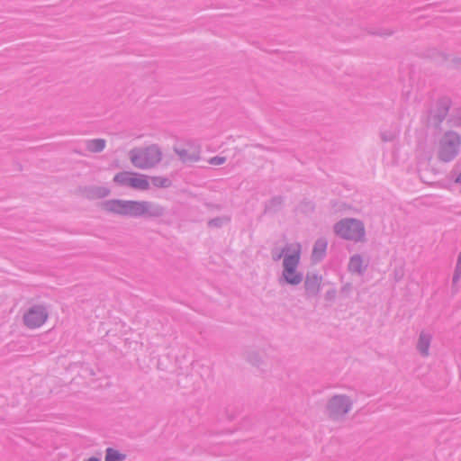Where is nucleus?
Wrapping results in <instances>:
<instances>
[{
  "label": "nucleus",
  "instance_id": "obj_15",
  "mask_svg": "<svg viewBox=\"0 0 461 461\" xmlns=\"http://www.w3.org/2000/svg\"><path fill=\"white\" fill-rule=\"evenodd\" d=\"M106 141L104 139H93L86 142V149L93 153H99L105 148Z\"/></svg>",
  "mask_w": 461,
  "mask_h": 461
},
{
  "label": "nucleus",
  "instance_id": "obj_19",
  "mask_svg": "<svg viewBox=\"0 0 461 461\" xmlns=\"http://www.w3.org/2000/svg\"><path fill=\"white\" fill-rule=\"evenodd\" d=\"M425 57L436 60L437 59H441V63L447 61L449 56L444 52L438 50L437 49H429L427 50Z\"/></svg>",
  "mask_w": 461,
  "mask_h": 461
},
{
  "label": "nucleus",
  "instance_id": "obj_4",
  "mask_svg": "<svg viewBox=\"0 0 461 461\" xmlns=\"http://www.w3.org/2000/svg\"><path fill=\"white\" fill-rule=\"evenodd\" d=\"M335 234L346 240L364 242L366 240V228L362 221L355 218H345L335 223Z\"/></svg>",
  "mask_w": 461,
  "mask_h": 461
},
{
  "label": "nucleus",
  "instance_id": "obj_27",
  "mask_svg": "<svg viewBox=\"0 0 461 461\" xmlns=\"http://www.w3.org/2000/svg\"><path fill=\"white\" fill-rule=\"evenodd\" d=\"M450 173H461V158L458 160L456 168L452 169Z\"/></svg>",
  "mask_w": 461,
  "mask_h": 461
},
{
  "label": "nucleus",
  "instance_id": "obj_17",
  "mask_svg": "<svg viewBox=\"0 0 461 461\" xmlns=\"http://www.w3.org/2000/svg\"><path fill=\"white\" fill-rule=\"evenodd\" d=\"M109 193V189L104 186H95L88 191L87 195L90 198L95 199L104 197L108 195Z\"/></svg>",
  "mask_w": 461,
  "mask_h": 461
},
{
  "label": "nucleus",
  "instance_id": "obj_5",
  "mask_svg": "<svg viewBox=\"0 0 461 461\" xmlns=\"http://www.w3.org/2000/svg\"><path fill=\"white\" fill-rule=\"evenodd\" d=\"M461 136L454 131H446L439 140L438 158L443 162L453 160L459 153Z\"/></svg>",
  "mask_w": 461,
  "mask_h": 461
},
{
  "label": "nucleus",
  "instance_id": "obj_10",
  "mask_svg": "<svg viewBox=\"0 0 461 461\" xmlns=\"http://www.w3.org/2000/svg\"><path fill=\"white\" fill-rule=\"evenodd\" d=\"M174 151L178 156V158H176L173 156H165V165L173 163L175 166H176L179 161L184 164L192 165L193 163L200 160V151L190 152L186 149L178 148L176 146L174 147Z\"/></svg>",
  "mask_w": 461,
  "mask_h": 461
},
{
  "label": "nucleus",
  "instance_id": "obj_20",
  "mask_svg": "<svg viewBox=\"0 0 461 461\" xmlns=\"http://www.w3.org/2000/svg\"><path fill=\"white\" fill-rule=\"evenodd\" d=\"M151 181L152 184L158 187H167L171 184L170 179L163 176H154Z\"/></svg>",
  "mask_w": 461,
  "mask_h": 461
},
{
  "label": "nucleus",
  "instance_id": "obj_16",
  "mask_svg": "<svg viewBox=\"0 0 461 461\" xmlns=\"http://www.w3.org/2000/svg\"><path fill=\"white\" fill-rule=\"evenodd\" d=\"M447 123L451 127H461V107L453 110L447 118Z\"/></svg>",
  "mask_w": 461,
  "mask_h": 461
},
{
  "label": "nucleus",
  "instance_id": "obj_13",
  "mask_svg": "<svg viewBox=\"0 0 461 461\" xmlns=\"http://www.w3.org/2000/svg\"><path fill=\"white\" fill-rule=\"evenodd\" d=\"M321 276L308 274L304 279V289L310 295H317L321 289Z\"/></svg>",
  "mask_w": 461,
  "mask_h": 461
},
{
  "label": "nucleus",
  "instance_id": "obj_18",
  "mask_svg": "<svg viewBox=\"0 0 461 461\" xmlns=\"http://www.w3.org/2000/svg\"><path fill=\"white\" fill-rule=\"evenodd\" d=\"M126 456L118 450L108 447L105 450V461H123Z\"/></svg>",
  "mask_w": 461,
  "mask_h": 461
},
{
  "label": "nucleus",
  "instance_id": "obj_1",
  "mask_svg": "<svg viewBox=\"0 0 461 461\" xmlns=\"http://www.w3.org/2000/svg\"><path fill=\"white\" fill-rule=\"evenodd\" d=\"M302 246L298 242L286 244L278 258H282V271L279 284L296 286L303 280V274L299 270Z\"/></svg>",
  "mask_w": 461,
  "mask_h": 461
},
{
  "label": "nucleus",
  "instance_id": "obj_7",
  "mask_svg": "<svg viewBox=\"0 0 461 461\" xmlns=\"http://www.w3.org/2000/svg\"><path fill=\"white\" fill-rule=\"evenodd\" d=\"M49 313L45 306L41 304L32 305L23 315V322L30 329H36L42 326Z\"/></svg>",
  "mask_w": 461,
  "mask_h": 461
},
{
  "label": "nucleus",
  "instance_id": "obj_11",
  "mask_svg": "<svg viewBox=\"0 0 461 461\" xmlns=\"http://www.w3.org/2000/svg\"><path fill=\"white\" fill-rule=\"evenodd\" d=\"M433 339V333L429 330H422L417 339L416 349L420 355L423 357H427L429 355V348Z\"/></svg>",
  "mask_w": 461,
  "mask_h": 461
},
{
  "label": "nucleus",
  "instance_id": "obj_23",
  "mask_svg": "<svg viewBox=\"0 0 461 461\" xmlns=\"http://www.w3.org/2000/svg\"><path fill=\"white\" fill-rule=\"evenodd\" d=\"M227 157L225 156H215L209 158L206 162L212 166H220L226 162Z\"/></svg>",
  "mask_w": 461,
  "mask_h": 461
},
{
  "label": "nucleus",
  "instance_id": "obj_2",
  "mask_svg": "<svg viewBox=\"0 0 461 461\" xmlns=\"http://www.w3.org/2000/svg\"><path fill=\"white\" fill-rule=\"evenodd\" d=\"M104 209L107 212L130 216H159L163 212V209L150 202L146 201H126V200H108L103 204Z\"/></svg>",
  "mask_w": 461,
  "mask_h": 461
},
{
  "label": "nucleus",
  "instance_id": "obj_12",
  "mask_svg": "<svg viewBox=\"0 0 461 461\" xmlns=\"http://www.w3.org/2000/svg\"><path fill=\"white\" fill-rule=\"evenodd\" d=\"M367 266H368L367 259H366L360 254H355V255L351 256L349 258V261L348 264V269L352 274H357L358 276H361L365 273Z\"/></svg>",
  "mask_w": 461,
  "mask_h": 461
},
{
  "label": "nucleus",
  "instance_id": "obj_3",
  "mask_svg": "<svg viewBox=\"0 0 461 461\" xmlns=\"http://www.w3.org/2000/svg\"><path fill=\"white\" fill-rule=\"evenodd\" d=\"M129 159L138 169L149 170L157 167L160 162L165 163V156L158 144L134 147L128 152Z\"/></svg>",
  "mask_w": 461,
  "mask_h": 461
},
{
  "label": "nucleus",
  "instance_id": "obj_22",
  "mask_svg": "<svg viewBox=\"0 0 461 461\" xmlns=\"http://www.w3.org/2000/svg\"><path fill=\"white\" fill-rule=\"evenodd\" d=\"M461 279V252L458 255L456 270L453 276V283L456 284Z\"/></svg>",
  "mask_w": 461,
  "mask_h": 461
},
{
  "label": "nucleus",
  "instance_id": "obj_8",
  "mask_svg": "<svg viewBox=\"0 0 461 461\" xmlns=\"http://www.w3.org/2000/svg\"><path fill=\"white\" fill-rule=\"evenodd\" d=\"M352 401L346 395H335L330 399L327 409L333 419H339L349 411Z\"/></svg>",
  "mask_w": 461,
  "mask_h": 461
},
{
  "label": "nucleus",
  "instance_id": "obj_9",
  "mask_svg": "<svg viewBox=\"0 0 461 461\" xmlns=\"http://www.w3.org/2000/svg\"><path fill=\"white\" fill-rule=\"evenodd\" d=\"M113 180L117 184H122L136 190L144 191L149 187L147 175H115Z\"/></svg>",
  "mask_w": 461,
  "mask_h": 461
},
{
  "label": "nucleus",
  "instance_id": "obj_14",
  "mask_svg": "<svg viewBox=\"0 0 461 461\" xmlns=\"http://www.w3.org/2000/svg\"><path fill=\"white\" fill-rule=\"evenodd\" d=\"M328 242L326 239L321 238L318 239L313 246L312 249V258L314 260H320L323 258L325 255L326 249H327Z\"/></svg>",
  "mask_w": 461,
  "mask_h": 461
},
{
  "label": "nucleus",
  "instance_id": "obj_29",
  "mask_svg": "<svg viewBox=\"0 0 461 461\" xmlns=\"http://www.w3.org/2000/svg\"><path fill=\"white\" fill-rule=\"evenodd\" d=\"M454 184H461V175H457L456 177L455 178V182Z\"/></svg>",
  "mask_w": 461,
  "mask_h": 461
},
{
  "label": "nucleus",
  "instance_id": "obj_25",
  "mask_svg": "<svg viewBox=\"0 0 461 461\" xmlns=\"http://www.w3.org/2000/svg\"><path fill=\"white\" fill-rule=\"evenodd\" d=\"M453 68L456 70H461V58H454L451 59Z\"/></svg>",
  "mask_w": 461,
  "mask_h": 461
},
{
  "label": "nucleus",
  "instance_id": "obj_26",
  "mask_svg": "<svg viewBox=\"0 0 461 461\" xmlns=\"http://www.w3.org/2000/svg\"><path fill=\"white\" fill-rule=\"evenodd\" d=\"M393 33V31H389V30H379V31L372 32V34L379 35V36H384V35L390 36Z\"/></svg>",
  "mask_w": 461,
  "mask_h": 461
},
{
  "label": "nucleus",
  "instance_id": "obj_28",
  "mask_svg": "<svg viewBox=\"0 0 461 461\" xmlns=\"http://www.w3.org/2000/svg\"><path fill=\"white\" fill-rule=\"evenodd\" d=\"M351 290V285L350 284H345L342 287H341V292L343 293H348Z\"/></svg>",
  "mask_w": 461,
  "mask_h": 461
},
{
  "label": "nucleus",
  "instance_id": "obj_6",
  "mask_svg": "<svg viewBox=\"0 0 461 461\" xmlns=\"http://www.w3.org/2000/svg\"><path fill=\"white\" fill-rule=\"evenodd\" d=\"M452 105V100L447 95L438 97L433 107L427 111V126H433L439 129L441 123L447 118Z\"/></svg>",
  "mask_w": 461,
  "mask_h": 461
},
{
  "label": "nucleus",
  "instance_id": "obj_30",
  "mask_svg": "<svg viewBox=\"0 0 461 461\" xmlns=\"http://www.w3.org/2000/svg\"><path fill=\"white\" fill-rule=\"evenodd\" d=\"M86 461H100V458L95 457V456H93V457L88 458V459H87V460H86Z\"/></svg>",
  "mask_w": 461,
  "mask_h": 461
},
{
  "label": "nucleus",
  "instance_id": "obj_31",
  "mask_svg": "<svg viewBox=\"0 0 461 461\" xmlns=\"http://www.w3.org/2000/svg\"><path fill=\"white\" fill-rule=\"evenodd\" d=\"M119 173L126 174V173H133V172H132V171L122 170V171H120Z\"/></svg>",
  "mask_w": 461,
  "mask_h": 461
},
{
  "label": "nucleus",
  "instance_id": "obj_24",
  "mask_svg": "<svg viewBox=\"0 0 461 461\" xmlns=\"http://www.w3.org/2000/svg\"><path fill=\"white\" fill-rule=\"evenodd\" d=\"M229 221H230V219L228 217H218V218H214V219L211 220L209 221V225L213 226V227H220V226L227 223Z\"/></svg>",
  "mask_w": 461,
  "mask_h": 461
},
{
  "label": "nucleus",
  "instance_id": "obj_21",
  "mask_svg": "<svg viewBox=\"0 0 461 461\" xmlns=\"http://www.w3.org/2000/svg\"><path fill=\"white\" fill-rule=\"evenodd\" d=\"M398 136V133L393 131H384L380 133L381 140L384 142H392Z\"/></svg>",
  "mask_w": 461,
  "mask_h": 461
}]
</instances>
